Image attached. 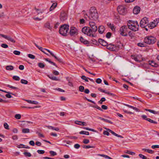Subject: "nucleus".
<instances>
[{"instance_id":"obj_1","label":"nucleus","mask_w":159,"mask_h":159,"mask_svg":"<svg viewBox=\"0 0 159 159\" xmlns=\"http://www.w3.org/2000/svg\"><path fill=\"white\" fill-rule=\"evenodd\" d=\"M89 19L92 20H96L98 17V12L95 7H92L89 9Z\"/></svg>"},{"instance_id":"obj_2","label":"nucleus","mask_w":159,"mask_h":159,"mask_svg":"<svg viewBox=\"0 0 159 159\" xmlns=\"http://www.w3.org/2000/svg\"><path fill=\"white\" fill-rule=\"evenodd\" d=\"M69 29V25L67 24H64L61 25L59 29V33L62 35L66 36Z\"/></svg>"},{"instance_id":"obj_3","label":"nucleus","mask_w":159,"mask_h":159,"mask_svg":"<svg viewBox=\"0 0 159 159\" xmlns=\"http://www.w3.org/2000/svg\"><path fill=\"white\" fill-rule=\"evenodd\" d=\"M156 41V39L153 36H148L144 39V42L148 44H151L154 43Z\"/></svg>"},{"instance_id":"obj_4","label":"nucleus","mask_w":159,"mask_h":159,"mask_svg":"<svg viewBox=\"0 0 159 159\" xmlns=\"http://www.w3.org/2000/svg\"><path fill=\"white\" fill-rule=\"evenodd\" d=\"M129 21L132 22L131 25H130L129 29L134 31H138L139 30V26L137 22V21H132L131 20Z\"/></svg>"},{"instance_id":"obj_5","label":"nucleus","mask_w":159,"mask_h":159,"mask_svg":"<svg viewBox=\"0 0 159 159\" xmlns=\"http://www.w3.org/2000/svg\"><path fill=\"white\" fill-rule=\"evenodd\" d=\"M129 29L127 26L124 25L121 26L119 32L120 34L124 36H126L127 35V32Z\"/></svg>"},{"instance_id":"obj_6","label":"nucleus","mask_w":159,"mask_h":159,"mask_svg":"<svg viewBox=\"0 0 159 159\" xmlns=\"http://www.w3.org/2000/svg\"><path fill=\"white\" fill-rule=\"evenodd\" d=\"M82 32L89 36L94 37V35L92 34L91 29L87 27H84L82 29Z\"/></svg>"},{"instance_id":"obj_7","label":"nucleus","mask_w":159,"mask_h":159,"mask_svg":"<svg viewBox=\"0 0 159 159\" xmlns=\"http://www.w3.org/2000/svg\"><path fill=\"white\" fill-rule=\"evenodd\" d=\"M89 25L90 27H89L91 29L92 34L94 35L97 30V26L95 23L93 21L90 22Z\"/></svg>"},{"instance_id":"obj_8","label":"nucleus","mask_w":159,"mask_h":159,"mask_svg":"<svg viewBox=\"0 0 159 159\" xmlns=\"http://www.w3.org/2000/svg\"><path fill=\"white\" fill-rule=\"evenodd\" d=\"M117 10L120 14L124 15L126 13V8L124 6H119L117 7Z\"/></svg>"},{"instance_id":"obj_9","label":"nucleus","mask_w":159,"mask_h":159,"mask_svg":"<svg viewBox=\"0 0 159 159\" xmlns=\"http://www.w3.org/2000/svg\"><path fill=\"white\" fill-rule=\"evenodd\" d=\"M104 128L105 129H106L107 130V131L105 130V131H104V132H103V134L104 135L108 136L109 135V132H110L112 134H113V135H115L116 137H118L121 138H123V136H121V135H118V134H116V133H115L113 131H112L110 129H107L106 128Z\"/></svg>"},{"instance_id":"obj_10","label":"nucleus","mask_w":159,"mask_h":159,"mask_svg":"<svg viewBox=\"0 0 159 159\" xmlns=\"http://www.w3.org/2000/svg\"><path fill=\"white\" fill-rule=\"evenodd\" d=\"M148 18L146 17H144L141 20L140 25L142 28H145L146 26L148 25Z\"/></svg>"},{"instance_id":"obj_11","label":"nucleus","mask_w":159,"mask_h":159,"mask_svg":"<svg viewBox=\"0 0 159 159\" xmlns=\"http://www.w3.org/2000/svg\"><path fill=\"white\" fill-rule=\"evenodd\" d=\"M106 46L107 49L112 51H118L119 49V45L116 46L114 45L110 44L108 45H107Z\"/></svg>"},{"instance_id":"obj_12","label":"nucleus","mask_w":159,"mask_h":159,"mask_svg":"<svg viewBox=\"0 0 159 159\" xmlns=\"http://www.w3.org/2000/svg\"><path fill=\"white\" fill-rule=\"evenodd\" d=\"M78 30L74 27H71L69 32L70 35L75 36L78 34Z\"/></svg>"},{"instance_id":"obj_13","label":"nucleus","mask_w":159,"mask_h":159,"mask_svg":"<svg viewBox=\"0 0 159 159\" xmlns=\"http://www.w3.org/2000/svg\"><path fill=\"white\" fill-rule=\"evenodd\" d=\"M67 18V15L66 13L64 11H62L61 13L60 16V19L61 20L63 21L66 20Z\"/></svg>"},{"instance_id":"obj_14","label":"nucleus","mask_w":159,"mask_h":159,"mask_svg":"<svg viewBox=\"0 0 159 159\" xmlns=\"http://www.w3.org/2000/svg\"><path fill=\"white\" fill-rule=\"evenodd\" d=\"M2 37L7 39L8 41H10L12 43H14L16 42L15 40L13 39L10 36H7L6 35H2Z\"/></svg>"},{"instance_id":"obj_15","label":"nucleus","mask_w":159,"mask_h":159,"mask_svg":"<svg viewBox=\"0 0 159 159\" xmlns=\"http://www.w3.org/2000/svg\"><path fill=\"white\" fill-rule=\"evenodd\" d=\"M98 41L100 44L104 46H107L108 44L105 41L101 39H98Z\"/></svg>"},{"instance_id":"obj_16","label":"nucleus","mask_w":159,"mask_h":159,"mask_svg":"<svg viewBox=\"0 0 159 159\" xmlns=\"http://www.w3.org/2000/svg\"><path fill=\"white\" fill-rule=\"evenodd\" d=\"M140 8L138 6L135 7L133 10V13L135 14H138L140 11Z\"/></svg>"},{"instance_id":"obj_17","label":"nucleus","mask_w":159,"mask_h":159,"mask_svg":"<svg viewBox=\"0 0 159 159\" xmlns=\"http://www.w3.org/2000/svg\"><path fill=\"white\" fill-rule=\"evenodd\" d=\"M98 30L99 33L102 34L105 30L104 27L102 25H100L98 28Z\"/></svg>"},{"instance_id":"obj_18","label":"nucleus","mask_w":159,"mask_h":159,"mask_svg":"<svg viewBox=\"0 0 159 159\" xmlns=\"http://www.w3.org/2000/svg\"><path fill=\"white\" fill-rule=\"evenodd\" d=\"M80 42L85 44H89V42L88 41L84 39L82 37H80Z\"/></svg>"},{"instance_id":"obj_19","label":"nucleus","mask_w":159,"mask_h":159,"mask_svg":"<svg viewBox=\"0 0 159 159\" xmlns=\"http://www.w3.org/2000/svg\"><path fill=\"white\" fill-rule=\"evenodd\" d=\"M75 124L83 126H86L87 124L86 122L80 121L76 120L75 121Z\"/></svg>"},{"instance_id":"obj_20","label":"nucleus","mask_w":159,"mask_h":159,"mask_svg":"<svg viewBox=\"0 0 159 159\" xmlns=\"http://www.w3.org/2000/svg\"><path fill=\"white\" fill-rule=\"evenodd\" d=\"M156 23H155L154 21H152L148 25V26L151 29H152L156 26Z\"/></svg>"},{"instance_id":"obj_21","label":"nucleus","mask_w":159,"mask_h":159,"mask_svg":"<svg viewBox=\"0 0 159 159\" xmlns=\"http://www.w3.org/2000/svg\"><path fill=\"white\" fill-rule=\"evenodd\" d=\"M44 26L45 28H47L50 30L52 31V26L50 25V24L47 22L45 23L44 25Z\"/></svg>"},{"instance_id":"obj_22","label":"nucleus","mask_w":159,"mask_h":159,"mask_svg":"<svg viewBox=\"0 0 159 159\" xmlns=\"http://www.w3.org/2000/svg\"><path fill=\"white\" fill-rule=\"evenodd\" d=\"M34 9L35 10L36 13L38 15L42 14L43 12V10H41L40 9L37 8L35 7L34 8Z\"/></svg>"},{"instance_id":"obj_23","label":"nucleus","mask_w":159,"mask_h":159,"mask_svg":"<svg viewBox=\"0 0 159 159\" xmlns=\"http://www.w3.org/2000/svg\"><path fill=\"white\" fill-rule=\"evenodd\" d=\"M57 5V3H53L51 6L50 8L49 11H52L53 10L55 7H56Z\"/></svg>"},{"instance_id":"obj_24","label":"nucleus","mask_w":159,"mask_h":159,"mask_svg":"<svg viewBox=\"0 0 159 159\" xmlns=\"http://www.w3.org/2000/svg\"><path fill=\"white\" fill-rule=\"evenodd\" d=\"M6 69L8 70H12L14 69V67L11 65L7 66L6 67Z\"/></svg>"},{"instance_id":"obj_25","label":"nucleus","mask_w":159,"mask_h":159,"mask_svg":"<svg viewBox=\"0 0 159 159\" xmlns=\"http://www.w3.org/2000/svg\"><path fill=\"white\" fill-rule=\"evenodd\" d=\"M48 77L50 78L51 79L54 80H56V81H59L60 80V79H59L57 78L55 76H50L49 75H48Z\"/></svg>"},{"instance_id":"obj_26","label":"nucleus","mask_w":159,"mask_h":159,"mask_svg":"<svg viewBox=\"0 0 159 159\" xmlns=\"http://www.w3.org/2000/svg\"><path fill=\"white\" fill-rule=\"evenodd\" d=\"M98 155V156L103 157L105 158H107L108 159H113L112 158H111V157H109L108 156L103 154H99Z\"/></svg>"},{"instance_id":"obj_27","label":"nucleus","mask_w":159,"mask_h":159,"mask_svg":"<svg viewBox=\"0 0 159 159\" xmlns=\"http://www.w3.org/2000/svg\"><path fill=\"white\" fill-rule=\"evenodd\" d=\"M125 105L129 108H131L134 110H135L136 111H139V109L138 108H136L135 107H134L133 106H130L129 105L127 104H125Z\"/></svg>"},{"instance_id":"obj_28","label":"nucleus","mask_w":159,"mask_h":159,"mask_svg":"<svg viewBox=\"0 0 159 159\" xmlns=\"http://www.w3.org/2000/svg\"><path fill=\"white\" fill-rule=\"evenodd\" d=\"M145 110L146 111H148L150 112H151L152 113L154 114H158L159 112L157 111H155L154 110H151L150 109H145Z\"/></svg>"},{"instance_id":"obj_29","label":"nucleus","mask_w":159,"mask_h":159,"mask_svg":"<svg viewBox=\"0 0 159 159\" xmlns=\"http://www.w3.org/2000/svg\"><path fill=\"white\" fill-rule=\"evenodd\" d=\"M30 130L28 128H24L22 129V132L23 133H27L30 132Z\"/></svg>"},{"instance_id":"obj_30","label":"nucleus","mask_w":159,"mask_h":159,"mask_svg":"<svg viewBox=\"0 0 159 159\" xmlns=\"http://www.w3.org/2000/svg\"><path fill=\"white\" fill-rule=\"evenodd\" d=\"M128 35L130 37L131 39H132L134 37V33L131 31H129L128 32Z\"/></svg>"},{"instance_id":"obj_31","label":"nucleus","mask_w":159,"mask_h":159,"mask_svg":"<svg viewBox=\"0 0 159 159\" xmlns=\"http://www.w3.org/2000/svg\"><path fill=\"white\" fill-rule=\"evenodd\" d=\"M80 134H85L86 135H89V132L88 131H82L79 132Z\"/></svg>"},{"instance_id":"obj_32","label":"nucleus","mask_w":159,"mask_h":159,"mask_svg":"<svg viewBox=\"0 0 159 159\" xmlns=\"http://www.w3.org/2000/svg\"><path fill=\"white\" fill-rule=\"evenodd\" d=\"M48 127L49 128V129H50V128H51L52 129H53V130H55L56 131H58L59 130V128H57V127H54L53 126H48Z\"/></svg>"},{"instance_id":"obj_33","label":"nucleus","mask_w":159,"mask_h":159,"mask_svg":"<svg viewBox=\"0 0 159 159\" xmlns=\"http://www.w3.org/2000/svg\"><path fill=\"white\" fill-rule=\"evenodd\" d=\"M38 66L40 68H43L45 66L44 64L41 62L39 63H38Z\"/></svg>"},{"instance_id":"obj_34","label":"nucleus","mask_w":159,"mask_h":159,"mask_svg":"<svg viewBox=\"0 0 159 159\" xmlns=\"http://www.w3.org/2000/svg\"><path fill=\"white\" fill-rule=\"evenodd\" d=\"M49 153L52 156H54L57 155V153L56 152L52 151H50Z\"/></svg>"},{"instance_id":"obj_35","label":"nucleus","mask_w":159,"mask_h":159,"mask_svg":"<svg viewBox=\"0 0 159 159\" xmlns=\"http://www.w3.org/2000/svg\"><path fill=\"white\" fill-rule=\"evenodd\" d=\"M23 154L26 157H30L31 156V154L29 152H24Z\"/></svg>"},{"instance_id":"obj_36","label":"nucleus","mask_w":159,"mask_h":159,"mask_svg":"<svg viewBox=\"0 0 159 159\" xmlns=\"http://www.w3.org/2000/svg\"><path fill=\"white\" fill-rule=\"evenodd\" d=\"M106 100V99L104 97H102L101 98V100L98 101V102L100 104H102V102H103L105 101Z\"/></svg>"},{"instance_id":"obj_37","label":"nucleus","mask_w":159,"mask_h":159,"mask_svg":"<svg viewBox=\"0 0 159 159\" xmlns=\"http://www.w3.org/2000/svg\"><path fill=\"white\" fill-rule=\"evenodd\" d=\"M20 82L22 84H27L28 83L27 80L24 79H21L20 80Z\"/></svg>"},{"instance_id":"obj_38","label":"nucleus","mask_w":159,"mask_h":159,"mask_svg":"<svg viewBox=\"0 0 159 159\" xmlns=\"http://www.w3.org/2000/svg\"><path fill=\"white\" fill-rule=\"evenodd\" d=\"M81 78L83 80H84L86 82L89 81V80H88V78H87V77L84 75H82L81 77Z\"/></svg>"},{"instance_id":"obj_39","label":"nucleus","mask_w":159,"mask_h":159,"mask_svg":"<svg viewBox=\"0 0 159 159\" xmlns=\"http://www.w3.org/2000/svg\"><path fill=\"white\" fill-rule=\"evenodd\" d=\"M21 117V115L20 114H16L15 116V117L16 119H20Z\"/></svg>"},{"instance_id":"obj_40","label":"nucleus","mask_w":159,"mask_h":159,"mask_svg":"<svg viewBox=\"0 0 159 159\" xmlns=\"http://www.w3.org/2000/svg\"><path fill=\"white\" fill-rule=\"evenodd\" d=\"M111 35V33L110 32H108L107 33L106 36L107 38L109 39L110 38Z\"/></svg>"},{"instance_id":"obj_41","label":"nucleus","mask_w":159,"mask_h":159,"mask_svg":"<svg viewBox=\"0 0 159 159\" xmlns=\"http://www.w3.org/2000/svg\"><path fill=\"white\" fill-rule=\"evenodd\" d=\"M54 57L57 61H58L59 62H62V61L61 59L60 58L57 57H56L55 55H54L53 56Z\"/></svg>"},{"instance_id":"obj_42","label":"nucleus","mask_w":159,"mask_h":159,"mask_svg":"<svg viewBox=\"0 0 159 159\" xmlns=\"http://www.w3.org/2000/svg\"><path fill=\"white\" fill-rule=\"evenodd\" d=\"M83 147L84 148L87 149V148H94V147H93V146H89V145H84L83 146Z\"/></svg>"},{"instance_id":"obj_43","label":"nucleus","mask_w":159,"mask_h":159,"mask_svg":"<svg viewBox=\"0 0 159 159\" xmlns=\"http://www.w3.org/2000/svg\"><path fill=\"white\" fill-rule=\"evenodd\" d=\"M84 129H85L87 130H89V131H93V132H96L97 131L93 129H90V128H89L88 127H84Z\"/></svg>"},{"instance_id":"obj_44","label":"nucleus","mask_w":159,"mask_h":159,"mask_svg":"<svg viewBox=\"0 0 159 159\" xmlns=\"http://www.w3.org/2000/svg\"><path fill=\"white\" fill-rule=\"evenodd\" d=\"M139 157H140L143 159H149L148 158V159L146 157L141 154H139Z\"/></svg>"},{"instance_id":"obj_45","label":"nucleus","mask_w":159,"mask_h":159,"mask_svg":"<svg viewBox=\"0 0 159 159\" xmlns=\"http://www.w3.org/2000/svg\"><path fill=\"white\" fill-rule=\"evenodd\" d=\"M12 78L13 79L16 80L18 81L20 80L19 77L17 76H14Z\"/></svg>"},{"instance_id":"obj_46","label":"nucleus","mask_w":159,"mask_h":159,"mask_svg":"<svg viewBox=\"0 0 159 159\" xmlns=\"http://www.w3.org/2000/svg\"><path fill=\"white\" fill-rule=\"evenodd\" d=\"M40 17L41 18H38V17H36V18H34V19L35 20H38V21L42 19H43L44 18V16H41Z\"/></svg>"},{"instance_id":"obj_47","label":"nucleus","mask_w":159,"mask_h":159,"mask_svg":"<svg viewBox=\"0 0 159 159\" xmlns=\"http://www.w3.org/2000/svg\"><path fill=\"white\" fill-rule=\"evenodd\" d=\"M13 53L16 55H19L20 54V51L15 50L13 52Z\"/></svg>"},{"instance_id":"obj_48","label":"nucleus","mask_w":159,"mask_h":159,"mask_svg":"<svg viewBox=\"0 0 159 159\" xmlns=\"http://www.w3.org/2000/svg\"><path fill=\"white\" fill-rule=\"evenodd\" d=\"M7 87H8L9 88L12 89H18V88H17L16 87H15L13 86L10 85L9 84L7 85Z\"/></svg>"},{"instance_id":"obj_49","label":"nucleus","mask_w":159,"mask_h":159,"mask_svg":"<svg viewBox=\"0 0 159 159\" xmlns=\"http://www.w3.org/2000/svg\"><path fill=\"white\" fill-rule=\"evenodd\" d=\"M84 90V87L83 86H80L79 87V90L81 92L83 91Z\"/></svg>"},{"instance_id":"obj_50","label":"nucleus","mask_w":159,"mask_h":159,"mask_svg":"<svg viewBox=\"0 0 159 159\" xmlns=\"http://www.w3.org/2000/svg\"><path fill=\"white\" fill-rule=\"evenodd\" d=\"M150 64L153 66L157 67L158 66V64H157L155 63L153 61H152L151 63H150Z\"/></svg>"},{"instance_id":"obj_51","label":"nucleus","mask_w":159,"mask_h":159,"mask_svg":"<svg viewBox=\"0 0 159 159\" xmlns=\"http://www.w3.org/2000/svg\"><path fill=\"white\" fill-rule=\"evenodd\" d=\"M105 122L110 123L111 124H115V123L113 122H112L111 120H103Z\"/></svg>"},{"instance_id":"obj_52","label":"nucleus","mask_w":159,"mask_h":159,"mask_svg":"<svg viewBox=\"0 0 159 159\" xmlns=\"http://www.w3.org/2000/svg\"><path fill=\"white\" fill-rule=\"evenodd\" d=\"M28 57L32 59H34L35 58V56L34 55L30 54H28Z\"/></svg>"},{"instance_id":"obj_53","label":"nucleus","mask_w":159,"mask_h":159,"mask_svg":"<svg viewBox=\"0 0 159 159\" xmlns=\"http://www.w3.org/2000/svg\"><path fill=\"white\" fill-rule=\"evenodd\" d=\"M1 46L2 48H5L8 47V45L5 43H2Z\"/></svg>"},{"instance_id":"obj_54","label":"nucleus","mask_w":159,"mask_h":159,"mask_svg":"<svg viewBox=\"0 0 159 159\" xmlns=\"http://www.w3.org/2000/svg\"><path fill=\"white\" fill-rule=\"evenodd\" d=\"M89 142V139H84L83 141V143L84 144H88Z\"/></svg>"},{"instance_id":"obj_55","label":"nucleus","mask_w":159,"mask_h":159,"mask_svg":"<svg viewBox=\"0 0 159 159\" xmlns=\"http://www.w3.org/2000/svg\"><path fill=\"white\" fill-rule=\"evenodd\" d=\"M4 126L5 129H9V126L7 123H5L4 124Z\"/></svg>"},{"instance_id":"obj_56","label":"nucleus","mask_w":159,"mask_h":159,"mask_svg":"<svg viewBox=\"0 0 159 159\" xmlns=\"http://www.w3.org/2000/svg\"><path fill=\"white\" fill-rule=\"evenodd\" d=\"M37 152L40 154H43L44 153L45 151L43 150H39L37 151Z\"/></svg>"},{"instance_id":"obj_57","label":"nucleus","mask_w":159,"mask_h":159,"mask_svg":"<svg viewBox=\"0 0 159 159\" xmlns=\"http://www.w3.org/2000/svg\"><path fill=\"white\" fill-rule=\"evenodd\" d=\"M138 46L140 47H144V44L143 43H137Z\"/></svg>"},{"instance_id":"obj_58","label":"nucleus","mask_w":159,"mask_h":159,"mask_svg":"<svg viewBox=\"0 0 159 159\" xmlns=\"http://www.w3.org/2000/svg\"><path fill=\"white\" fill-rule=\"evenodd\" d=\"M126 153L131 154L132 155H134L135 154V153L130 152L129 150H127V152H125Z\"/></svg>"},{"instance_id":"obj_59","label":"nucleus","mask_w":159,"mask_h":159,"mask_svg":"<svg viewBox=\"0 0 159 159\" xmlns=\"http://www.w3.org/2000/svg\"><path fill=\"white\" fill-rule=\"evenodd\" d=\"M96 82L98 84H100L102 82V80L100 78H98L96 79Z\"/></svg>"},{"instance_id":"obj_60","label":"nucleus","mask_w":159,"mask_h":159,"mask_svg":"<svg viewBox=\"0 0 159 159\" xmlns=\"http://www.w3.org/2000/svg\"><path fill=\"white\" fill-rule=\"evenodd\" d=\"M44 49L47 50L48 52H49L50 53V54L53 57L54 56V54L52 52H51L49 50L46 48H44Z\"/></svg>"},{"instance_id":"obj_61","label":"nucleus","mask_w":159,"mask_h":159,"mask_svg":"<svg viewBox=\"0 0 159 159\" xmlns=\"http://www.w3.org/2000/svg\"><path fill=\"white\" fill-rule=\"evenodd\" d=\"M37 133L38 134V136L39 137H44V136L42 134H41L39 132H37Z\"/></svg>"},{"instance_id":"obj_62","label":"nucleus","mask_w":159,"mask_h":159,"mask_svg":"<svg viewBox=\"0 0 159 159\" xmlns=\"http://www.w3.org/2000/svg\"><path fill=\"white\" fill-rule=\"evenodd\" d=\"M74 147L76 149H78L80 147V145L78 144H76L74 145Z\"/></svg>"},{"instance_id":"obj_63","label":"nucleus","mask_w":159,"mask_h":159,"mask_svg":"<svg viewBox=\"0 0 159 159\" xmlns=\"http://www.w3.org/2000/svg\"><path fill=\"white\" fill-rule=\"evenodd\" d=\"M153 21H154L155 23H156V24L157 25L158 23L159 22V19L156 18V20H154Z\"/></svg>"},{"instance_id":"obj_64","label":"nucleus","mask_w":159,"mask_h":159,"mask_svg":"<svg viewBox=\"0 0 159 159\" xmlns=\"http://www.w3.org/2000/svg\"><path fill=\"white\" fill-rule=\"evenodd\" d=\"M152 148H159V145H153L151 147Z\"/></svg>"}]
</instances>
